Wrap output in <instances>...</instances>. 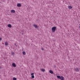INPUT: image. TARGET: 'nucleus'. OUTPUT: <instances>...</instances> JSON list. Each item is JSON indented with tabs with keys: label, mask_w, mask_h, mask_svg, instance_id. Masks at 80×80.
I'll return each mask as SVG.
<instances>
[{
	"label": "nucleus",
	"mask_w": 80,
	"mask_h": 80,
	"mask_svg": "<svg viewBox=\"0 0 80 80\" xmlns=\"http://www.w3.org/2000/svg\"><path fill=\"white\" fill-rule=\"evenodd\" d=\"M57 29V27H53L52 28V32H55L56 29Z\"/></svg>",
	"instance_id": "f257e3e1"
},
{
	"label": "nucleus",
	"mask_w": 80,
	"mask_h": 80,
	"mask_svg": "<svg viewBox=\"0 0 80 80\" xmlns=\"http://www.w3.org/2000/svg\"><path fill=\"white\" fill-rule=\"evenodd\" d=\"M33 27H35V28H38V25H37V24H33Z\"/></svg>",
	"instance_id": "f03ea898"
},
{
	"label": "nucleus",
	"mask_w": 80,
	"mask_h": 80,
	"mask_svg": "<svg viewBox=\"0 0 80 80\" xmlns=\"http://www.w3.org/2000/svg\"><path fill=\"white\" fill-rule=\"evenodd\" d=\"M17 6L18 7H22V4L20 3H18L17 4Z\"/></svg>",
	"instance_id": "7ed1b4c3"
},
{
	"label": "nucleus",
	"mask_w": 80,
	"mask_h": 80,
	"mask_svg": "<svg viewBox=\"0 0 80 80\" xmlns=\"http://www.w3.org/2000/svg\"><path fill=\"white\" fill-rule=\"evenodd\" d=\"M4 45L5 46V47H6V46L7 47V46H8V42H7V41L5 42Z\"/></svg>",
	"instance_id": "20e7f679"
},
{
	"label": "nucleus",
	"mask_w": 80,
	"mask_h": 80,
	"mask_svg": "<svg viewBox=\"0 0 80 80\" xmlns=\"http://www.w3.org/2000/svg\"><path fill=\"white\" fill-rule=\"evenodd\" d=\"M75 71H76V72H79V69L78 68H76L75 69Z\"/></svg>",
	"instance_id": "39448f33"
},
{
	"label": "nucleus",
	"mask_w": 80,
	"mask_h": 80,
	"mask_svg": "<svg viewBox=\"0 0 80 80\" xmlns=\"http://www.w3.org/2000/svg\"><path fill=\"white\" fill-rule=\"evenodd\" d=\"M12 65L14 67H16V64L14 63H12Z\"/></svg>",
	"instance_id": "423d86ee"
},
{
	"label": "nucleus",
	"mask_w": 80,
	"mask_h": 80,
	"mask_svg": "<svg viewBox=\"0 0 80 80\" xmlns=\"http://www.w3.org/2000/svg\"><path fill=\"white\" fill-rule=\"evenodd\" d=\"M41 70L42 72H44L45 71V70L44 68L41 69Z\"/></svg>",
	"instance_id": "0eeeda50"
},
{
	"label": "nucleus",
	"mask_w": 80,
	"mask_h": 80,
	"mask_svg": "<svg viewBox=\"0 0 80 80\" xmlns=\"http://www.w3.org/2000/svg\"><path fill=\"white\" fill-rule=\"evenodd\" d=\"M68 8H69V9H72V8L73 7H72V6H68Z\"/></svg>",
	"instance_id": "6e6552de"
},
{
	"label": "nucleus",
	"mask_w": 80,
	"mask_h": 80,
	"mask_svg": "<svg viewBox=\"0 0 80 80\" xmlns=\"http://www.w3.org/2000/svg\"><path fill=\"white\" fill-rule=\"evenodd\" d=\"M49 72L52 74H53V71H52V70H50L49 71Z\"/></svg>",
	"instance_id": "1a4fd4ad"
},
{
	"label": "nucleus",
	"mask_w": 80,
	"mask_h": 80,
	"mask_svg": "<svg viewBox=\"0 0 80 80\" xmlns=\"http://www.w3.org/2000/svg\"><path fill=\"white\" fill-rule=\"evenodd\" d=\"M60 79L61 80H64V77L63 76H61Z\"/></svg>",
	"instance_id": "9d476101"
},
{
	"label": "nucleus",
	"mask_w": 80,
	"mask_h": 80,
	"mask_svg": "<svg viewBox=\"0 0 80 80\" xmlns=\"http://www.w3.org/2000/svg\"><path fill=\"white\" fill-rule=\"evenodd\" d=\"M11 12H13V13H15V11L14 10H11Z\"/></svg>",
	"instance_id": "9b49d317"
},
{
	"label": "nucleus",
	"mask_w": 80,
	"mask_h": 80,
	"mask_svg": "<svg viewBox=\"0 0 80 80\" xmlns=\"http://www.w3.org/2000/svg\"><path fill=\"white\" fill-rule=\"evenodd\" d=\"M8 27L9 28H11V27H12V26L11 25V24H9L8 25Z\"/></svg>",
	"instance_id": "f8f14e48"
},
{
	"label": "nucleus",
	"mask_w": 80,
	"mask_h": 80,
	"mask_svg": "<svg viewBox=\"0 0 80 80\" xmlns=\"http://www.w3.org/2000/svg\"><path fill=\"white\" fill-rule=\"evenodd\" d=\"M14 54H15V53H14V52H11V55H13V56H14Z\"/></svg>",
	"instance_id": "ddd939ff"
},
{
	"label": "nucleus",
	"mask_w": 80,
	"mask_h": 80,
	"mask_svg": "<svg viewBox=\"0 0 80 80\" xmlns=\"http://www.w3.org/2000/svg\"><path fill=\"white\" fill-rule=\"evenodd\" d=\"M57 78H58L60 79V78L61 77L60 76H57Z\"/></svg>",
	"instance_id": "4468645a"
},
{
	"label": "nucleus",
	"mask_w": 80,
	"mask_h": 80,
	"mask_svg": "<svg viewBox=\"0 0 80 80\" xmlns=\"http://www.w3.org/2000/svg\"><path fill=\"white\" fill-rule=\"evenodd\" d=\"M17 78H16L14 77V78H13V80H17Z\"/></svg>",
	"instance_id": "2eb2a0df"
},
{
	"label": "nucleus",
	"mask_w": 80,
	"mask_h": 80,
	"mask_svg": "<svg viewBox=\"0 0 80 80\" xmlns=\"http://www.w3.org/2000/svg\"><path fill=\"white\" fill-rule=\"evenodd\" d=\"M22 54H23V55H25V54H26V52H22Z\"/></svg>",
	"instance_id": "dca6fc26"
},
{
	"label": "nucleus",
	"mask_w": 80,
	"mask_h": 80,
	"mask_svg": "<svg viewBox=\"0 0 80 80\" xmlns=\"http://www.w3.org/2000/svg\"><path fill=\"white\" fill-rule=\"evenodd\" d=\"M32 78H35V76H34V75H32Z\"/></svg>",
	"instance_id": "f3484780"
},
{
	"label": "nucleus",
	"mask_w": 80,
	"mask_h": 80,
	"mask_svg": "<svg viewBox=\"0 0 80 80\" xmlns=\"http://www.w3.org/2000/svg\"><path fill=\"white\" fill-rule=\"evenodd\" d=\"M31 75H34V73H31Z\"/></svg>",
	"instance_id": "a211bd4d"
},
{
	"label": "nucleus",
	"mask_w": 80,
	"mask_h": 80,
	"mask_svg": "<svg viewBox=\"0 0 80 80\" xmlns=\"http://www.w3.org/2000/svg\"><path fill=\"white\" fill-rule=\"evenodd\" d=\"M53 67H54V68H56V66L54 65L53 66Z\"/></svg>",
	"instance_id": "6ab92c4d"
},
{
	"label": "nucleus",
	"mask_w": 80,
	"mask_h": 80,
	"mask_svg": "<svg viewBox=\"0 0 80 80\" xmlns=\"http://www.w3.org/2000/svg\"><path fill=\"white\" fill-rule=\"evenodd\" d=\"M0 40L1 41H2V38H0Z\"/></svg>",
	"instance_id": "aec40b11"
},
{
	"label": "nucleus",
	"mask_w": 80,
	"mask_h": 80,
	"mask_svg": "<svg viewBox=\"0 0 80 80\" xmlns=\"http://www.w3.org/2000/svg\"><path fill=\"white\" fill-rule=\"evenodd\" d=\"M42 50H43L44 49H43V48H42Z\"/></svg>",
	"instance_id": "412c9836"
},
{
	"label": "nucleus",
	"mask_w": 80,
	"mask_h": 80,
	"mask_svg": "<svg viewBox=\"0 0 80 80\" xmlns=\"http://www.w3.org/2000/svg\"><path fill=\"white\" fill-rule=\"evenodd\" d=\"M15 45H16V44H15Z\"/></svg>",
	"instance_id": "4be33fe9"
}]
</instances>
